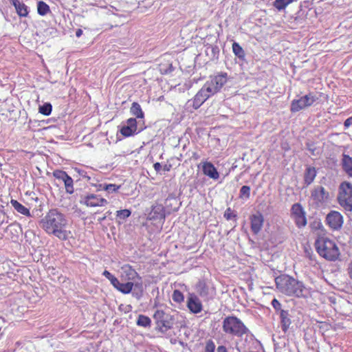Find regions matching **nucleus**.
Listing matches in <instances>:
<instances>
[{"instance_id":"1","label":"nucleus","mask_w":352,"mask_h":352,"mask_svg":"<svg viewBox=\"0 0 352 352\" xmlns=\"http://www.w3.org/2000/svg\"><path fill=\"white\" fill-rule=\"evenodd\" d=\"M40 227L49 235H53L60 241L72 237V232L67 230L68 220L58 209L50 210L39 222Z\"/></svg>"},{"instance_id":"2","label":"nucleus","mask_w":352,"mask_h":352,"mask_svg":"<svg viewBox=\"0 0 352 352\" xmlns=\"http://www.w3.org/2000/svg\"><path fill=\"white\" fill-rule=\"evenodd\" d=\"M227 73H221L207 80L192 99L188 100L185 108L189 112L199 109L210 96L219 92L228 81Z\"/></svg>"},{"instance_id":"3","label":"nucleus","mask_w":352,"mask_h":352,"mask_svg":"<svg viewBox=\"0 0 352 352\" xmlns=\"http://www.w3.org/2000/svg\"><path fill=\"white\" fill-rule=\"evenodd\" d=\"M275 283L278 290L287 296L298 298L305 296V287L302 283L289 275L278 276L275 278Z\"/></svg>"},{"instance_id":"4","label":"nucleus","mask_w":352,"mask_h":352,"mask_svg":"<svg viewBox=\"0 0 352 352\" xmlns=\"http://www.w3.org/2000/svg\"><path fill=\"white\" fill-rule=\"evenodd\" d=\"M315 246L318 254L327 261H334L340 256V250L335 241L325 236L319 235L316 239Z\"/></svg>"},{"instance_id":"5","label":"nucleus","mask_w":352,"mask_h":352,"mask_svg":"<svg viewBox=\"0 0 352 352\" xmlns=\"http://www.w3.org/2000/svg\"><path fill=\"white\" fill-rule=\"evenodd\" d=\"M222 330L226 335L237 338H242L250 333L245 324L234 316H228L223 320Z\"/></svg>"},{"instance_id":"6","label":"nucleus","mask_w":352,"mask_h":352,"mask_svg":"<svg viewBox=\"0 0 352 352\" xmlns=\"http://www.w3.org/2000/svg\"><path fill=\"white\" fill-rule=\"evenodd\" d=\"M338 202L346 212L352 211V184L342 182L338 187Z\"/></svg>"},{"instance_id":"7","label":"nucleus","mask_w":352,"mask_h":352,"mask_svg":"<svg viewBox=\"0 0 352 352\" xmlns=\"http://www.w3.org/2000/svg\"><path fill=\"white\" fill-rule=\"evenodd\" d=\"M153 318L159 331L165 333L170 329L174 324V318L170 314L163 310L157 309L153 314Z\"/></svg>"},{"instance_id":"8","label":"nucleus","mask_w":352,"mask_h":352,"mask_svg":"<svg viewBox=\"0 0 352 352\" xmlns=\"http://www.w3.org/2000/svg\"><path fill=\"white\" fill-rule=\"evenodd\" d=\"M291 216L298 228H304L307 225L306 213L300 204H294L291 208Z\"/></svg>"},{"instance_id":"9","label":"nucleus","mask_w":352,"mask_h":352,"mask_svg":"<svg viewBox=\"0 0 352 352\" xmlns=\"http://www.w3.org/2000/svg\"><path fill=\"white\" fill-rule=\"evenodd\" d=\"M316 100V96L313 94H307L299 99L294 100L292 102L290 110L292 112H298L312 105Z\"/></svg>"},{"instance_id":"10","label":"nucleus","mask_w":352,"mask_h":352,"mask_svg":"<svg viewBox=\"0 0 352 352\" xmlns=\"http://www.w3.org/2000/svg\"><path fill=\"white\" fill-rule=\"evenodd\" d=\"M79 202L87 207L104 206L108 203L107 199L93 193L80 195Z\"/></svg>"},{"instance_id":"11","label":"nucleus","mask_w":352,"mask_h":352,"mask_svg":"<svg viewBox=\"0 0 352 352\" xmlns=\"http://www.w3.org/2000/svg\"><path fill=\"white\" fill-rule=\"evenodd\" d=\"M325 222L332 230H339L344 223L343 217L340 212L331 210L326 216Z\"/></svg>"},{"instance_id":"12","label":"nucleus","mask_w":352,"mask_h":352,"mask_svg":"<svg viewBox=\"0 0 352 352\" xmlns=\"http://www.w3.org/2000/svg\"><path fill=\"white\" fill-rule=\"evenodd\" d=\"M141 122V120L137 121L135 118L128 119L126 124L124 125L120 129L121 134L125 137H129L140 133L143 130L142 125L138 126Z\"/></svg>"},{"instance_id":"13","label":"nucleus","mask_w":352,"mask_h":352,"mask_svg":"<svg viewBox=\"0 0 352 352\" xmlns=\"http://www.w3.org/2000/svg\"><path fill=\"white\" fill-rule=\"evenodd\" d=\"M53 176L64 183L65 191L72 195L74 192V180L68 174L61 170H56L53 172Z\"/></svg>"},{"instance_id":"14","label":"nucleus","mask_w":352,"mask_h":352,"mask_svg":"<svg viewBox=\"0 0 352 352\" xmlns=\"http://www.w3.org/2000/svg\"><path fill=\"white\" fill-rule=\"evenodd\" d=\"M195 289L199 295L206 300L212 298L214 294V289L210 287L204 279L199 280L195 285Z\"/></svg>"},{"instance_id":"15","label":"nucleus","mask_w":352,"mask_h":352,"mask_svg":"<svg viewBox=\"0 0 352 352\" xmlns=\"http://www.w3.org/2000/svg\"><path fill=\"white\" fill-rule=\"evenodd\" d=\"M165 208L162 204H155L151 208V212L148 214V219L163 222L165 219Z\"/></svg>"},{"instance_id":"16","label":"nucleus","mask_w":352,"mask_h":352,"mask_svg":"<svg viewBox=\"0 0 352 352\" xmlns=\"http://www.w3.org/2000/svg\"><path fill=\"white\" fill-rule=\"evenodd\" d=\"M187 307L193 314H199L203 309L201 300L194 294H189L187 298Z\"/></svg>"},{"instance_id":"17","label":"nucleus","mask_w":352,"mask_h":352,"mask_svg":"<svg viewBox=\"0 0 352 352\" xmlns=\"http://www.w3.org/2000/svg\"><path fill=\"white\" fill-rule=\"evenodd\" d=\"M250 219L252 232L255 234H258L261 230L263 226L264 218L263 214L258 212L252 214Z\"/></svg>"},{"instance_id":"18","label":"nucleus","mask_w":352,"mask_h":352,"mask_svg":"<svg viewBox=\"0 0 352 352\" xmlns=\"http://www.w3.org/2000/svg\"><path fill=\"white\" fill-rule=\"evenodd\" d=\"M312 199L318 204H322L327 201L329 192L322 186L316 187L311 192Z\"/></svg>"},{"instance_id":"19","label":"nucleus","mask_w":352,"mask_h":352,"mask_svg":"<svg viewBox=\"0 0 352 352\" xmlns=\"http://www.w3.org/2000/svg\"><path fill=\"white\" fill-rule=\"evenodd\" d=\"M204 174L208 177L217 180L219 177V173L215 166L210 162H205L201 164Z\"/></svg>"},{"instance_id":"20","label":"nucleus","mask_w":352,"mask_h":352,"mask_svg":"<svg viewBox=\"0 0 352 352\" xmlns=\"http://www.w3.org/2000/svg\"><path fill=\"white\" fill-rule=\"evenodd\" d=\"M120 274L122 279L131 282L139 276L137 272L128 264L124 265L121 267Z\"/></svg>"},{"instance_id":"21","label":"nucleus","mask_w":352,"mask_h":352,"mask_svg":"<svg viewBox=\"0 0 352 352\" xmlns=\"http://www.w3.org/2000/svg\"><path fill=\"white\" fill-rule=\"evenodd\" d=\"M280 327L284 333H286L292 324V320L287 310H280L279 313Z\"/></svg>"},{"instance_id":"22","label":"nucleus","mask_w":352,"mask_h":352,"mask_svg":"<svg viewBox=\"0 0 352 352\" xmlns=\"http://www.w3.org/2000/svg\"><path fill=\"white\" fill-rule=\"evenodd\" d=\"M341 166L344 173L352 177V157L345 153L342 154Z\"/></svg>"},{"instance_id":"23","label":"nucleus","mask_w":352,"mask_h":352,"mask_svg":"<svg viewBox=\"0 0 352 352\" xmlns=\"http://www.w3.org/2000/svg\"><path fill=\"white\" fill-rule=\"evenodd\" d=\"M10 2L14 6L16 13L20 16L25 17L28 15V8L25 3L19 0H10Z\"/></svg>"},{"instance_id":"24","label":"nucleus","mask_w":352,"mask_h":352,"mask_svg":"<svg viewBox=\"0 0 352 352\" xmlns=\"http://www.w3.org/2000/svg\"><path fill=\"white\" fill-rule=\"evenodd\" d=\"M316 170L314 167L307 166L306 168L304 175V181L307 186L310 185L314 182L316 177Z\"/></svg>"},{"instance_id":"25","label":"nucleus","mask_w":352,"mask_h":352,"mask_svg":"<svg viewBox=\"0 0 352 352\" xmlns=\"http://www.w3.org/2000/svg\"><path fill=\"white\" fill-rule=\"evenodd\" d=\"M10 204L20 214H23L26 217H30L31 214L30 210L20 204L15 199H11Z\"/></svg>"},{"instance_id":"26","label":"nucleus","mask_w":352,"mask_h":352,"mask_svg":"<svg viewBox=\"0 0 352 352\" xmlns=\"http://www.w3.org/2000/svg\"><path fill=\"white\" fill-rule=\"evenodd\" d=\"M310 228L312 231L316 232L318 237L319 235L324 236L326 230L320 220H314L310 223Z\"/></svg>"},{"instance_id":"27","label":"nucleus","mask_w":352,"mask_h":352,"mask_svg":"<svg viewBox=\"0 0 352 352\" xmlns=\"http://www.w3.org/2000/svg\"><path fill=\"white\" fill-rule=\"evenodd\" d=\"M130 113L138 119H143L144 114L139 103L134 102L130 108Z\"/></svg>"},{"instance_id":"28","label":"nucleus","mask_w":352,"mask_h":352,"mask_svg":"<svg viewBox=\"0 0 352 352\" xmlns=\"http://www.w3.org/2000/svg\"><path fill=\"white\" fill-rule=\"evenodd\" d=\"M133 286L134 284L131 281L125 283H120L116 289L122 294H127L131 292Z\"/></svg>"},{"instance_id":"29","label":"nucleus","mask_w":352,"mask_h":352,"mask_svg":"<svg viewBox=\"0 0 352 352\" xmlns=\"http://www.w3.org/2000/svg\"><path fill=\"white\" fill-rule=\"evenodd\" d=\"M232 52L241 60H244L245 53L242 47L236 42L232 43Z\"/></svg>"},{"instance_id":"30","label":"nucleus","mask_w":352,"mask_h":352,"mask_svg":"<svg viewBox=\"0 0 352 352\" xmlns=\"http://www.w3.org/2000/svg\"><path fill=\"white\" fill-rule=\"evenodd\" d=\"M136 324L139 327L148 328L151 325V320L149 317L140 314L138 316Z\"/></svg>"},{"instance_id":"31","label":"nucleus","mask_w":352,"mask_h":352,"mask_svg":"<svg viewBox=\"0 0 352 352\" xmlns=\"http://www.w3.org/2000/svg\"><path fill=\"white\" fill-rule=\"evenodd\" d=\"M37 12L41 16H45L50 12V6L44 1H40L37 3Z\"/></svg>"},{"instance_id":"32","label":"nucleus","mask_w":352,"mask_h":352,"mask_svg":"<svg viewBox=\"0 0 352 352\" xmlns=\"http://www.w3.org/2000/svg\"><path fill=\"white\" fill-rule=\"evenodd\" d=\"M52 109V106L50 103H45L39 107V112L45 116H49Z\"/></svg>"},{"instance_id":"33","label":"nucleus","mask_w":352,"mask_h":352,"mask_svg":"<svg viewBox=\"0 0 352 352\" xmlns=\"http://www.w3.org/2000/svg\"><path fill=\"white\" fill-rule=\"evenodd\" d=\"M100 186L102 190L108 192L109 193L116 192L120 188V186L113 184H104L103 186L100 185Z\"/></svg>"},{"instance_id":"34","label":"nucleus","mask_w":352,"mask_h":352,"mask_svg":"<svg viewBox=\"0 0 352 352\" xmlns=\"http://www.w3.org/2000/svg\"><path fill=\"white\" fill-rule=\"evenodd\" d=\"M250 197V187L248 186H243L240 189V197L249 199Z\"/></svg>"},{"instance_id":"35","label":"nucleus","mask_w":352,"mask_h":352,"mask_svg":"<svg viewBox=\"0 0 352 352\" xmlns=\"http://www.w3.org/2000/svg\"><path fill=\"white\" fill-rule=\"evenodd\" d=\"M131 212L128 209H124L117 211V217L122 220H125L131 215Z\"/></svg>"},{"instance_id":"36","label":"nucleus","mask_w":352,"mask_h":352,"mask_svg":"<svg viewBox=\"0 0 352 352\" xmlns=\"http://www.w3.org/2000/svg\"><path fill=\"white\" fill-rule=\"evenodd\" d=\"M173 300L176 302H181L184 300V295L179 290H175L173 294Z\"/></svg>"},{"instance_id":"37","label":"nucleus","mask_w":352,"mask_h":352,"mask_svg":"<svg viewBox=\"0 0 352 352\" xmlns=\"http://www.w3.org/2000/svg\"><path fill=\"white\" fill-rule=\"evenodd\" d=\"M215 344L212 340H208L206 343L204 352H214Z\"/></svg>"},{"instance_id":"38","label":"nucleus","mask_w":352,"mask_h":352,"mask_svg":"<svg viewBox=\"0 0 352 352\" xmlns=\"http://www.w3.org/2000/svg\"><path fill=\"white\" fill-rule=\"evenodd\" d=\"M111 283V285L116 289L117 287L118 286L119 283H120L119 281V280L116 277L114 276L112 274H111L110 276L108 277L107 278Z\"/></svg>"},{"instance_id":"39","label":"nucleus","mask_w":352,"mask_h":352,"mask_svg":"<svg viewBox=\"0 0 352 352\" xmlns=\"http://www.w3.org/2000/svg\"><path fill=\"white\" fill-rule=\"evenodd\" d=\"M111 283V285L116 289L117 287L118 286L119 283H120L119 281V280L116 277L114 276L112 274H111L110 276L108 277L107 278Z\"/></svg>"},{"instance_id":"40","label":"nucleus","mask_w":352,"mask_h":352,"mask_svg":"<svg viewBox=\"0 0 352 352\" xmlns=\"http://www.w3.org/2000/svg\"><path fill=\"white\" fill-rule=\"evenodd\" d=\"M111 283V285L116 289L117 287L118 286L119 283H120L119 281V280L116 277L114 276L112 274H111L110 276L108 277L107 278Z\"/></svg>"},{"instance_id":"41","label":"nucleus","mask_w":352,"mask_h":352,"mask_svg":"<svg viewBox=\"0 0 352 352\" xmlns=\"http://www.w3.org/2000/svg\"><path fill=\"white\" fill-rule=\"evenodd\" d=\"M111 283V285L116 289L117 287L118 286L119 283H120L119 281V280L116 277L114 276L112 274H111L110 276L108 277L107 278Z\"/></svg>"},{"instance_id":"42","label":"nucleus","mask_w":352,"mask_h":352,"mask_svg":"<svg viewBox=\"0 0 352 352\" xmlns=\"http://www.w3.org/2000/svg\"><path fill=\"white\" fill-rule=\"evenodd\" d=\"M272 307H274V309L276 311H278V313H280V310H283L281 309V304L280 303V302L276 299V298H274L272 301Z\"/></svg>"},{"instance_id":"43","label":"nucleus","mask_w":352,"mask_h":352,"mask_svg":"<svg viewBox=\"0 0 352 352\" xmlns=\"http://www.w3.org/2000/svg\"><path fill=\"white\" fill-rule=\"evenodd\" d=\"M224 217L227 219V220H230L232 219V218H234L236 217V214L234 213V212L232 211V210L229 208H228L225 213H224Z\"/></svg>"},{"instance_id":"44","label":"nucleus","mask_w":352,"mask_h":352,"mask_svg":"<svg viewBox=\"0 0 352 352\" xmlns=\"http://www.w3.org/2000/svg\"><path fill=\"white\" fill-rule=\"evenodd\" d=\"M351 126H352V116L348 118L344 122V126L345 129H348Z\"/></svg>"},{"instance_id":"45","label":"nucleus","mask_w":352,"mask_h":352,"mask_svg":"<svg viewBox=\"0 0 352 352\" xmlns=\"http://www.w3.org/2000/svg\"><path fill=\"white\" fill-rule=\"evenodd\" d=\"M347 272L349 277L351 278V279H352V261L349 263L348 266Z\"/></svg>"},{"instance_id":"46","label":"nucleus","mask_w":352,"mask_h":352,"mask_svg":"<svg viewBox=\"0 0 352 352\" xmlns=\"http://www.w3.org/2000/svg\"><path fill=\"white\" fill-rule=\"evenodd\" d=\"M153 167H154V169L158 172L160 170L161 168H162V165L160 164V163L159 162H156L153 164Z\"/></svg>"},{"instance_id":"47","label":"nucleus","mask_w":352,"mask_h":352,"mask_svg":"<svg viewBox=\"0 0 352 352\" xmlns=\"http://www.w3.org/2000/svg\"><path fill=\"white\" fill-rule=\"evenodd\" d=\"M217 352H228L226 346H219L217 347Z\"/></svg>"},{"instance_id":"48","label":"nucleus","mask_w":352,"mask_h":352,"mask_svg":"<svg viewBox=\"0 0 352 352\" xmlns=\"http://www.w3.org/2000/svg\"><path fill=\"white\" fill-rule=\"evenodd\" d=\"M82 34V30L81 29H78L76 32V36L78 38L80 37Z\"/></svg>"},{"instance_id":"49","label":"nucleus","mask_w":352,"mask_h":352,"mask_svg":"<svg viewBox=\"0 0 352 352\" xmlns=\"http://www.w3.org/2000/svg\"><path fill=\"white\" fill-rule=\"evenodd\" d=\"M111 274L109 271H107V270H104V271L103 272V273H102V275H103L104 276H105L107 278H108V277H109V276H111Z\"/></svg>"},{"instance_id":"50","label":"nucleus","mask_w":352,"mask_h":352,"mask_svg":"<svg viewBox=\"0 0 352 352\" xmlns=\"http://www.w3.org/2000/svg\"><path fill=\"white\" fill-rule=\"evenodd\" d=\"M170 166L165 165L164 167V170H166V171H168L170 170Z\"/></svg>"},{"instance_id":"51","label":"nucleus","mask_w":352,"mask_h":352,"mask_svg":"<svg viewBox=\"0 0 352 352\" xmlns=\"http://www.w3.org/2000/svg\"><path fill=\"white\" fill-rule=\"evenodd\" d=\"M105 218H106V217H101V218L99 219V221H102L104 220V219H105Z\"/></svg>"}]
</instances>
